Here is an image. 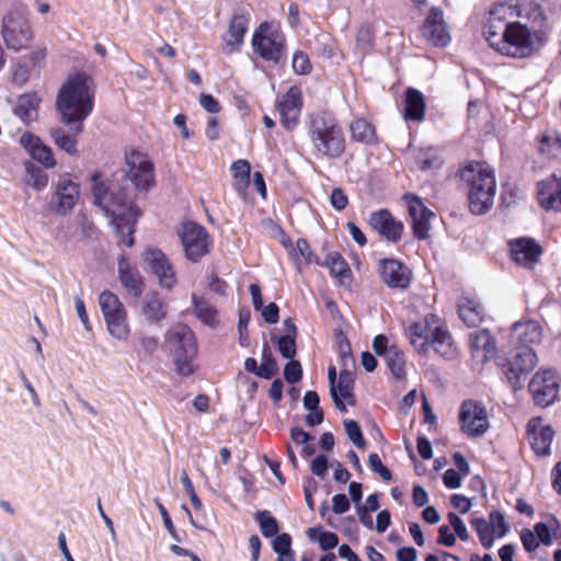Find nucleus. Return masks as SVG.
I'll return each mask as SVG.
<instances>
[{"mask_svg":"<svg viewBox=\"0 0 561 561\" xmlns=\"http://www.w3.org/2000/svg\"><path fill=\"white\" fill-rule=\"evenodd\" d=\"M117 173L104 182L100 173L92 175V192L95 204L111 219L118 244L131 248L135 244L134 233L141 211L134 203L128 187L118 183Z\"/></svg>","mask_w":561,"mask_h":561,"instance_id":"nucleus-1","label":"nucleus"},{"mask_svg":"<svg viewBox=\"0 0 561 561\" xmlns=\"http://www.w3.org/2000/svg\"><path fill=\"white\" fill-rule=\"evenodd\" d=\"M482 34L493 50L513 59L533 57L546 39L545 32L531 30L527 24L491 12H488Z\"/></svg>","mask_w":561,"mask_h":561,"instance_id":"nucleus-2","label":"nucleus"},{"mask_svg":"<svg viewBox=\"0 0 561 561\" xmlns=\"http://www.w3.org/2000/svg\"><path fill=\"white\" fill-rule=\"evenodd\" d=\"M94 107V84L92 78L83 71L70 75L61 85L56 108L60 122L70 127L71 131L81 134L83 122Z\"/></svg>","mask_w":561,"mask_h":561,"instance_id":"nucleus-3","label":"nucleus"},{"mask_svg":"<svg viewBox=\"0 0 561 561\" xmlns=\"http://www.w3.org/2000/svg\"><path fill=\"white\" fill-rule=\"evenodd\" d=\"M307 134L317 159L337 160L346 151L344 129L331 111L311 113L308 116Z\"/></svg>","mask_w":561,"mask_h":561,"instance_id":"nucleus-4","label":"nucleus"},{"mask_svg":"<svg viewBox=\"0 0 561 561\" xmlns=\"http://www.w3.org/2000/svg\"><path fill=\"white\" fill-rule=\"evenodd\" d=\"M456 175L467 190L470 211L473 215L488 213L496 193L495 173L489 163L471 160L460 167Z\"/></svg>","mask_w":561,"mask_h":561,"instance_id":"nucleus-5","label":"nucleus"},{"mask_svg":"<svg viewBox=\"0 0 561 561\" xmlns=\"http://www.w3.org/2000/svg\"><path fill=\"white\" fill-rule=\"evenodd\" d=\"M251 48L263 61L277 66L287 59V39L280 25L274 21H263L253 31Z\"/></svg>","mask_w":561,"mask_h":561,"instance_id":"nucleus-6","label":"nucleus"},{"mask_svg":"<svg viewBox=\"0 0 561 561\" xmlns=\"http://www.w3.org/2000/svg\"><path fill=\"white\" fill-rule=\"evenodd\" d=\"M165 340L170 346L176 373L182 377L192 376L198 366L194 363L198 346L194 332L186 324L179 323L168 330Z\"/></svg>","mask_w":561,"mask_h":561,"instance_id":"nucleus-7","label":"nucleus"},{"mask_svg":"<svg viewBox=\"0 0 561 561\" xmlns=\"http://www.w3.org/2000/svg\"><path fill=\"white\" fill-rule=\"evenodd\" d=\"M1 34L9 49L21 50L30 46L33 32L23 9H12L4 15Z\"/></svg>","mask_w":561,"mask_h":561,"instance_id":"nucleus-8","label":"nucleus"},{"mask_svg":"<svg viewBox=\"0 0 561 561\" xmlns=\"http://www.w3.org/2000/svg\"><path fill=\"white\" fill-rule=\"evenodd\" d=\"M179 238L184 249L185 257L199 262L210 252L213 239L205 227L194 221H185L179 230Z\"/></svg>","mask_w":561,"mask_h":561,"instance_id":"nucleus-9","label":"nucleus"},{"mask_svg":"<svg viewBox=\"0 0 561 561\" xmlns=\"http://www.w3.org/2000/svg\"><path fill=\"white\" fill-rule=\"evenodd\" d=\"M489 12L503 19H525L529 23L542 26L547 20L542 7L536 0H506L494 2Z\"/></svg>","mask_w":561,"mask_h":561,"instance_id":"nucleus-10","label":"nucleus"},{"mask_svg":"<svg viewBox=\"0 0 561 561\" xmlns=\"http://www.w3.org/2000/svg\"><path fill=\"white\" fill-rule=\"evenodd\" d=\"M537 354L531 347H517L516 352L500 364L501 373L514 391L523 388L522 377L537 365Z\"/></svg>","mask_w":561,"mask_h":561,"instance_id":"nucleus-11","label":"nucleus"},{"mask_svg":"<svg viewBox=\"0 0 561 561\" xmlns=\"http://www.w3.org/2000/svg\"><path fill=\"white\" fill-rule=\"evenodd\" d=\"M125 161L128 167L127 174H122L125 182L127 176L139 191H148L154 185V164L147 153L130 150L126 153Z\"/></svg>","mask_w":561,"mask_h":561,"instance_id":"nucleus-12","label":"nucleus"},{"mask_svg":"<svg viewBox=\"0 0 561 561\" xmlns=\"http://www.w3.org/2000/svg\"><path fill=\"white\" fill-rule=\"evenodd\" d=\"M560 379L552 369L538 370L528 383V392L537 407L547 408L558 398Z\"/></svg>","mask_w":561,"mask_h":561,"instance_id":"nucleus-13","label":"nucleus"},{"mask_svg":"<svg viewBox=\"0 0 561 561\" xmlns=\"http://www.w3.org/2000/svg\"><path fill=\"white\" fill-rule=\"evenodd\" d=\"M251 14L247 9L238 8L231 13L227 31L221 35L222 51L226 55L239 53L244 44Z\"/></svg>","mask_w":561,"mask_h":561,"instance_id":"nucleus-14","label":"nucleus"},{"mask_svg":"<svg viewBox=\"0 0 561 561\" xmlns=\"http://www.w3.org/2000/svg\"><path fill=\"white\" fill-rule=\"evenodd\" d=\"M459 425L467 436H482L489 430V419L484 405L474 400H465L460 405Z\"/></svg>","mask_w":561,"mask_h":561,"instance_id":"nucleus-15","label":"nucleus"},{"mask_svg":"<svg viewBox=\"0 0 561 561\" xmlns=\"http://www.w3.org/2000/svg\"><path fill=\"white\" fill-rule=\"evenodd\" d=\"M302 107L304 99L301 89L297 85L289 87L276 103V108L280 116V124L286 130L293 131L296 129L300 122Z\"/></svg>","mask_w":561,"mask_h":561,"instance_id":"nucleus-16","label":"nucleus"},{"mask_svg":"<svg viewBox=\"0 0 561 561\" xmlns=\"http://www.w3.org/2000/svg\"><path fill=\"white\" fill-rule=\"evenodd\" d=\"M80 199V185L68 178H60L49 201V208L60 216H66Z\"/></svg>","mask_w":561,"mask_h":561,"instance_id":"nucleus-17","label":"nucleus"},{"mask_svg":"<svg viewBox=\"0 0 561 561\" xmlns=\"http://www.w3.org/2000/svg\"><path fill=\"white\" fill-rule=\"evenodd\" d=\"M144 260L148 263L150 272L158 278L161 287L170 290L176 285L174 266L160 249L147 248Z\"/></svg>","mask_w":561,"mask_h":561,"instance_id":"nucleus-18","label":"nucleus"},{"mask_svg":"<svg viewBox=\"0 0 561 561\" xmlns=\"http://www.w3.org/2000/svg\"><path fill=\"white\" fill-rule=\"evenodd\" d=\"M403 199L407 203L408 213L412 219L414 238L417 240L427 239L431 229L430 219L434 216V213L414 194L407 193Z\"/></svg>","mask_w":561,"mask_h":561,"instance_id":"nucleus-19","label":"nucleus"},{"mask_svg":"<svg viewBox=\"0 0 561 561\" xmlns=\"http://www.w3.org/2000/svg\"><path fill=\"white\" fill-rule=\"evenodd\" d=\"M442 319L435 313H428L424 317L423 321L414 322L407 329V335L412 346L419 353H426L430 348V343L435 329L440 323Z\"/></svg>","mask_w":561,"mask_h":561,"instance_id":"nucleus-20","label":"nucleus"},{"mask_svg":"<svg viewBox=\"0 0 561 561\" xmlns=\"http://www.w3.org/2000/svg\"><path fill=\"white\" fill-rule=\"evenodd\" d=\"M381 280L390 288L405 289L411 283V271L396 259H382L378 263Z\"/></svg>","mask_w":561,"mask_h":561,"instance_id":"nucleus-21","label":"nucleus"},{"mask_svg":"<svg viewBox=\"0 0 561 561\" xmlns=\"http://www.w3.org/2000/svg\"><path fill=\"white\" fill-rule=\"evenodd\" d=\"M508 248L512 260L528 268L534 267L542 254L540 244L535 239L527 237L511 240Z\"/></svg>","mask_w":561,"mask_h":561,"instance_id":"nucleus-22","label":"nucleus"},{"mask_svg":"<svg viewBox=\"0 0 561 561\" xmlns=\"http://www.w3.org/2000/svg\"><path fill=\"white\" fill-rule=\"evenodd\" d=\"M368 224L382 238L393 243L401 239L404 229L402 221L396 219L386 208L371 213Z\"/></svg>","mask_w":561,"mask_h":561,"instance_id":"nucleus-23","label":"nucleus"},{"mask_svg":"<svg viewBox=\"0 0 561 561\" xmlns=\"http://www.w3.org/2000/svg\"><path fill=\"white\" fill-rule=\"evenodd\" d=\"M423 36L436 47H445L450 41L443 12L438 8H432L422 25Z\"/></svg>","mask_w":561,"mask_h":561,"instance_id":"nucleus-24","label":"nucleus"},{"mask_svg":"<svg viewBox=\"0 0 561 561\" xmlns=\"http://www.w3.org/2000/svg\"><path fill=\"white\" fill-rule=\"evenodd\" d=\"M537 202L547 211H561V178L552 174L537 183Z\"/></svg>","mask_w":561,"mask_h":561,"instance_id":"nucleus-25","label":"nucleus"},{"mask_svg":"<svg viewBox=\"0 0 561 561\" xmlns=\"http://www.w3.org/2000/svg\"><path fill=\"white\" fill-rule=\"evenodd\" d=\"M118 279L128 295L139 298L145 290V282L138 267L133 265L126 255L117 260Z\"/></svg>","mask_w":561,"mask_h":561,"instance_id":"nucleus-26","label":"nucleus"},{"mask_svg":"<svg viewBox=\"0 0 561 561\" xmlns=\"http://www.w3.org/2000/svg\"><path fill=\"white\" fill-rule=\"evenodd\" d=\"M554 432L550 425H541L540 417H533L527 424V437L531 449L538 456H548Z\"/></svg>","mask_w":561,"mask_h":561,"instance_id":"nucleus-27","label":"nucleus"},{"mask_svg":"<svg viewBox=\"0 0 561 561\" xmlns=\"http://www.w3.org/2000/svg\"><path fill=\"white\" fill-rule=\"evenodd\" d=\"M20 144L34 160L43 164L46 169H51L56 165V160L50 147L45 145L36 135L24 133L20 138Z\"/></svg>","mask_w":561,"mask_h":561,"instance_id":"nucleus-28","label":"nucleus"},{"mask_svg":"<svg viewBox=\"0 0 561 561\" xmlns=\"http://www.w3.org/2000/svg\"><path fill=\"white\" fill-rule=\"evenodd\" d=\"M457 311L462 322L477 328L483 321L485 309L476 296L462 295L457 304Z\"/></svg>","mask_w":561,"mask_h":561,"instance_id":"nucleus-29","label":"nucleus"},{"mask_svg":"<svg viewBox=\"0 0 561 561\" xmlns=\"http://www.w3.org/2000/svg\"><path fill=\"white\" fill-rule=\"evenodd\" d=\"M543 336L541 325L534 320L516 322L512 329V339L519 347H531L539 344Z\"/></svg>","mask_w":561,"mask_h":561,"instance_id":"nucleus-30","label":"nucleus"},{"mask_svg":"<svg viewBox=\"0 0 561 561\" xmlns=\"http://www.w3.org/2000/svg\"><path fill=\"white\" fill-rule=\"evenodd\" d=\"M426 102L421 91L408 88L404 92L403 117L405 121L421 122L425 117Z\"/></svg>","mask_w":561,"mask_h":561,"instance_id":"nucleus-31","label":"nucleus"},{"mask_svg":"<svg viewBox=\"0 0 561 561\" xmlns=\"http://www.w3.org/2000/svg\"><path fill=\"white\" fill-rule=\"evenodd\" d=\"M430 346L442 357L454 359L458 355V348L447 327L440 323L435 329Z\"/></svg>","mask_w":561,"mask_h":561,"instance_id":"nucleus-32","label":"nucleus"},{"mask_svg":"<svg viewBox=\"0 0 561 561\" xmlns=\"http://www.w3.org/2000/svg\"><path fill=\"white\" fill-rule=\"evenodd\" d=\"M141 313L150 323H158L167 316V305L158 293H148L141 304Z\"/></svg>","mask_w":561,"mask_h":561,"instance_id":"nucleus-33","label":"nucleus"},{"mask_svg":"<svg viewBox=\"0 0 561 561\" xmlns=\"http://www.w3.org/2000/svg\"><path fill=\"white\" fill-rule=\"evenodd\" d=\"M232 186L241 196H247V190L250 184L251 164L245 159H238L231 164Z\"/></svg>","mask_w":561,"mask_h":561,"instance_id":"nucleus-34","label":"nucleus"},{"mask_svg":"<svg viewBox=\"0 0 561 561\" xmlns=\"http://www.w3.org/2000/svg\"><path fill=\"white\" fill-rule=\"evenodd\" d=\"M350 131L354 141L368 146L376 145L378 142L376 127L365 118L354 119L350 126Z\"/></svg>","mask_w":561,"mask_h":561,"instance_id":"nucleus-35","label":"nucleus"},{"mask_svg":"<svg viewBox=\"0 0 561 561\" xmlns=\"http://www.w3.org/2000/svg\"><path fill=\"white\" fill-rule=\"evenodd\" d=\"M41 98L36 93L22 94L14 108V114L24 123L34 121L37 117Z\"/></svg>","mask_w":561,"mask_h":561,"instance_id":"nucleus-36","label":"nucleus"},{"mask_svg":"<svg viewBox=\"0 0 561 561\" xmlns=\"http://www.w3.org/2000/svg\"><path fill=\"white\" fill-rule=\"evenodd\" d=\"M320 265L325 266L329 270L330 275L339 278L341 284L344 283V279L352 277V271L348 263L337 251L330 252L327 255L325 261L323 263L321 262Z\"/></svg>","mask_w":561,"mask_h":561,"instance_id":"nucleus-37","label":"nucleus"},{"mask_svg":"<svg viewBox=\"0 0 561 561\" xmlns=\"http://www.w3.org/2000/svg\"><path fill=\"white\" fill-rule=\"evenodd\" d=\"M192 302L196 317L206 325L215 328L218 325V311L206 299L192 295Z\"/></svg>","mask_w":561,"mask_h":561,"instance_id":"nucleus-38","label":"nucleus"},{"mask_svg":"<svg viewBox=\"0 0 561 561\" xmlns=\"http://www.w3.org/2000/svg\"><path fill=\"white\" fill-rule=\"evenodd\" d=\"M70 135L68 134L64 128L61 127H55L51 128L49 134L54 141V144L62 151L67 152L70 156H77L78 154V141L76 136L79 134Z\"/></svg>","mask_w":561,"mask_h":561,"instance_id":"nucleus-39","label":"nucleus"},{"mask_svg":"<svg viewBox=\"0 0 561 561\" xmlns=\"http://www.w3.org/2000/svg\"><path fill=\"white\" fill-rule=\"evenodd\" d=\"M99 305L103 313L104 320L118 316L126 311L123 302L116 294L104 290L99 296Z\"/></svg>","mask_w":561,"mask_h":561,"instance_id":"nucleus-40","label":"nucleus"},{"mask_svg":"<svg viewBox=\"0 0 561 561\" xmlns=\"http://www.w3.org/2000/svg\"><path fill=\"white\" fill-rule=\"evenodd\" d=\"M537 151L548 158H556L561 152V138L548 131L537 136Z\"/></svg>","mask_w":561,"mask_h":561,"instance_id":"nucleus-41","label":"nucleus"},{"mask_svg":"<svg viewBox=\"0 0 561 561\" xmlns=\"http://www.w3.org/2000/svg\"><path fill=\"white\" fill-rule=\"evenodd\" d=\"M383 359L396 378L399 379L404 376V353L397 345H390V351L383 356Z\"/></svg>","mask_w":561,"mask_h":561,"instance_id":"nucleus-42","label":"nucleus"},{"mask_svg":"<svg viewBox=\"0 0 561 561\" xmlns=\"http://www.w3.org/2000/svg\"><path fill=\"white\" fill-rule=\"evenodd\" d=\"M354 376L346 367L340 371L339 380L336 382V392L341 400L347 401L350 404L355 403L354 394Z\"/></svg>","mask_w":561,"mask_h":561,"instance_id":"nucleus-43","label":"nucleus"},{"mask_svg":"<svg viewBox=\"0 0 561 561\" xmlns=\"http://www.w3.org/2000/svg\"><path fill=\"white\" fill-rule=\"evenodd\" d=\"M110 334L117 340H127L130 333L127 311L105 320Z\"/></svg>","mask_w":561,"mask_h":561,"instance_id":"nucleus-44","label":"nucleus"},{"mask_svg":"<svg viewBox=\"0 0 561 561\" xmlns=\"http://www.w3.org/2000/svg\"><path fill=\"white\" fill-rule=\"evenodd\" d=\"M278 373L277 362L267 344H264L262 351V363L257 376L264 379H271Z\"/></svg>","mask_w":561,"mask_h":561,"instance_id":"nucleus-45","label":"nucleus"},{"mask_svg":"<svg viewBox=\"0 0 561 561\" xmlns=\"http://www.w3.org/2000/svg\"><path fill=\"white\" fill-rule=\"evenodd\" d=\"M262 535L266 538L274 537L278 533V523L268 511H260L255 514Z\"/></svg>","mask_w":561,"mask_h":561,"instance_id":"nucleus-46","label":"nucleus"},{"mask_svg":"<svg viewBox=\"0 0 561 561\" xmlns=\"http://www.w3.org/2000/svg\"><path fill=\"white\" fill-rule=\"evenodd\" d=\"M473 529L477 531L479 539L484 548H490L494 540L492 525L484 518H473L471 520Z\"/></svg>","mask_w":561,"mask_h":561,"instance_id":"nucleus-47","label":"nucleus"},{"mask_svg":"<svg viewBox=\"0 0 561 561\" xmlns=\"http://www.w3.org/2000/svg\"><path fill=\"white\" fill-rule=\"evenodd\" d=\"M25 171L30 176L28 184L34 188L41 191L47 186L48 175L39 167L35 165L33 162L27 161L25 162Z\"/></svg>","mask_w":561,"mask_h":561,"instance_id":"nucleus-48","label":"nucleus"},{"mask_svg":"<svg viewBox=\"0 0 561 561\" xmlns=\"http://www.w3.org/2000/svg\"><path fill=\"white\" fill-rule=\"evenodd\" d=\"M291 253L296 257L297 261H298L299 256H301L305 260L306 264H311V263L317 264V265L321 264L319 256H317L312 252L311 247L307 239L299 238L296 241V247H294V250Z\"/></svg>","mask_w":561,"mask_h":561,"instance_id":"nucleus-49","label":"nucleus"},{"mask_svg":"<svg viewBox=\"0 0 561 561\" xmlns=\"http://www.w3.org/2000/svg\"><path fill=\"white\" fill-rule=\"evenodd\" d=\"M415 161L422 171L439 168L443 163L440 157L431 150L420 151Z\"/></svg>","mask_w":561,"mask_h":561,"instance_id":"nucleus-50","label":"nucleus"},{"mask_svg":"<svg viewBox=\"0 0 561 561\" xmlns=\"http://www.w3.org/2000/svg\"><path fill=\"white\" fill-rule=\"evenodd\" d=\"M344 428L347 434V437L353 442V444L357 448H364L366 445V440L363 436L359 424L354 420H345Z\"/></svg>","mask_w":561,"mask_h":561,"instance_id":"nucleus-51","label":"nucleus"},{"mask_svg":"<svg viewBox=\"0 0 561 561\" xmlns=\"http://www.w3.org/2000/svg\"><path fill=\"white\" fill-rule=\"evenodd\" d=\"M293 70L297 75H308L312 70V66L308 55L302 50H296L293 55Z\"/></svg>","mask_w":561,"mask_h":561,"instance_id":"nucleus-52","label":"nucleus"},{"mask_svg":"<svg viewBox=\"0 0 561 561\" xmlns=\"http://www.w3.org/2000/svg\"><path fill=\"white\" fill-rule=\"evenodd\" d=\"M296 335L285 334L277 340L278 351L284 358L293 359L296 355Z\"/></svg>","mask_w":561,"mask_h":561,"instance_id":"nucleus-53","label":"nucleus"},{"mask_svg":"<svg viewBox=\"0 0 561 561\" xmlns=\"http://www.w3.org/2000/svg\"><path fill=\"white\" fill-rule=\"evenodd\" d=\"M272 545L274 551L278 553L277 561H283L282 558L290 552L291 537L286 533L280 535L276 534Z\"/></svg>","mask_w":561,"mask_h":561,"instance_id":"nucleus-54","label":"nucleus"},{"mask_svg":"<svg viewBox=\"0 0 561 561\" xmlns=\"http://www.w3.org/2000/svg\"><path fill=\"white\" fill-rule=\"evenodd\" d=\"M375 41V32L370 24H363L359 26L356 35V44L358 47L365 49L371 47Z\"/></svg>","mask_w":561,"mask_h":561,"instance_id":"nucleus-55","label":"nucleus"},{"mask_svg":"<svg viewBox=\"0 0 561 561\" xmlns=\"http://www.w3.org/2000/svg\"><path fill=\"white\" fill-rule=\"evenodd\" d=\"M489 524L492 525V530L497 537H503L507 530L508 525L505 516L500 511H492L489 515Z\"/></svg>","mask_w":561,"mask_h":561,"instance_id":"nucleus-56","label":"nucleus"},{"mask_svg":"<svg viewBox=\"0 0 561 561\" xmlns=\"http://www.w3.org/2000/svg\"><path fill=\"white\" fill-rule=\"evenodd\" d=\"M368 465H369V468L374 472L378 473L383 481H390L391 480V478H392L391 471L386 466H383V463H382L380 457L378 456V454H376V453L369 454V456H368Z\"/></svg>","mask_w":561,"mask_h":561,"instance_id":"nucleus-57","label":"nucleus"},{"mask_svg":"<svg viewBox=\"0 0 561 561\" xmlns=\"http://www.w3.org/2000/svg\"><path fill=\"white\" fill-rule=\"evenodd\" d=\"M251 313L248 309L240 310L238 330H239V342L242 346L249 345L248 325L250 323Z\"/></svg>","mask_w":561,"mask_h":561,"instance_id":"nucleus-58","label":"nucleus"},{"mask_svg":"<svg viewBox=\"0 0 561 561\" xmlns=\"http://www.w3.org/2000/svg\"><path fill=\"white\" fill-rule=\"evenodd\" d=\"M284 377L288 383H296L302 377V368L299 362L290 360L285 365Z\"/></svg>","mask_w":561,"mask_h":561,"instance_id":"nucleus-59","label":"nucleus"},{"mask_svg":"<svg viewBox=\"0 0 561 561\" xmlns=\"http://www.w3.org/2000/svg\"><path fill=\"white\" fill-rule=\"evenodd\" d=\"M328 377L330 383V393L332 396L334 404L337 410L343 412L346 410V407L336 392V368L334 366L329 367Z\"/></svg>","mask_w":561,"mask_h":561,"instance_id":"nucleus-60","label":"nucleus"},{"mask_svg":"<svg viewBox=\"0 0 561 561\" xmlns=\"http://www.w3.org/2000/svg\"><path fill=\"white\" fill-rule=\"evenodd\" d=\"M449 525L454 528L455 534L460 540L467 541L469 539V533L462 519L456 513H448L447 515Z\"/></svg>","mask_w":561,"mask_h":561,"instance_id":"nucleus-61","label":"nucleus"},{"mask_svg":"<svg viewBox=\"0 0 561 561\" xmlns=\"http://www.w3.org/2000/svg\"><path fill=\"white\" fill-rule=\"evenodd\" d=\"M489 337V330L476 331L469 335V346L473 355L480 352L483 343L486 342Z\"/></svg>","mask_w":561,"mask_h":561,"instance_id":"nucleus-62","label":"nucleus"},{"mask_svg":"<svg viewBox=\"0 0 561 561\" xmlns=\"http://www.w3.org/2000/svg\"><path fill=\"white\" fill-rule=\"evenodd\" d=\"M330 203L334 209L342 211L348 205V197L341 187H334L331 192Z\"/></svg>","mask_w":561,"mask_h":561,"instance_id":"nucleus-63","label":"nucleus"},{"mask_svg":"<svg viewBox=\"0 0 561 561\" xmlns=\"http://www.w3.org/2000/svg\"><path fill=\"white\" fill-rule=\"evenodd\" d=\"M259 311L268 324H275L279 320V308L275 302H270L267 306L263 305Z\"/></svg>","mask_w":561,"mask_h":561,"instance_id":"nucleus-64","label":"nucleus"}]
</instances>
